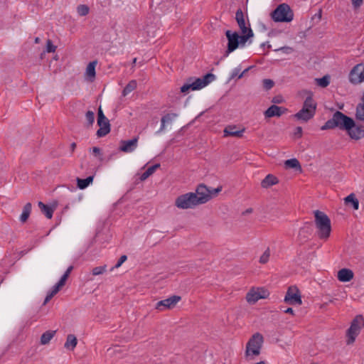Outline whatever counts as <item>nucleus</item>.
<instances>
[{
  "label": "nucleus",
  "mask_w": 364,
  "mask_h": 364,
  "mask_svg": "<svg viewBox=\"0 0 364 364\" xmlns=\"http://www.w3.org/2000/svg\"><path fill=\"white\" fill-rule=\"evenodd\" d=\"M314 214L317 236L320 240L326 241L331 232V220L325 213L318 210H315Z\"/></svg>",
  "instance_id": "1"
},
{
  "label": "nucleus",
  "mask_w": 364,
  "mask_h": 364,
  "mask_svg": "<svg viewBox=\"0 0 364 364\" xmlns=\"http://www.w3.org/2000/svg\"><path fill=\"white\" fill-rule=\"evenodd\" d=\"M307 94L308 96L303 103L302 108L292 116L294 119L300 122H307L316 114L317 103L313 99V93L311 92H307Z\"/></svg>",
  "instance_id": "2"
},
{
  "label": "nucleus",
  "mask_w": 364,
  "mask_h": 364,
  "mask_svg": "<svg viewBox=\"0 0 364 364\" xmlns=\"http://www.w3.org/2000/svg\"><path fill=\"white\" fill-rule=\"evenodd\" d=\"M264 336L259 332L254 333L245 346V356L248 360H254L261 353Z\"/></svg>",
  "instance_id": "3"
},
{
  "label": "nucleus",
  "mask_w": 364,
  "mask_h": 364,
  "mask_svg": "<svg viewBox=\"0 0 364 364\" xmlns=\"http://www.w3.org/2000/svg\"><path fill=\"white\" fill-rule=\"evenodd\" d=\"M353 119L340 111H336L331 119H328L321 127V130L333 129L336 127L342 130L348 129L353 124Z\"/></svg>",
  "instance_id": "4"
},
{
  "label": "nucleus",
  "mask_w": 364,
  "mask_h": 364,
  "mask_svg": "<svg viewBox=\"0 0 364 364\" xmlns=\"http://www.w3.org/2000/svg\"><path fill=\"white\" fill-rule=\"evenodd\" d=\"M364 327V318L359 314L354 317L350 323L349 328L346 331L347 345L353 344L361 329Z\"/></svg>",
  "instance_id": "5"
},
{
  "label": "nucleus",
  "mask_w": 364,
  "mask_h": 364,
  "mask_svg": "<svg viewBox=\"0 0 364 364\" xmlns=\"http://www.w3.org/2000/svg\"><path fill=\"white\" fill-rule=\"evenodd\" d=\"M272 18L275 22H291L294 18V13L289 5L282 4L271 14Z\"/></svg>",
  "instance_id": "6"
},
{
  "label": "nucleus",
  "mask_w": 364,
  "mask_h": 364,
  "mask_svg": "<svg viewBox=\"0 0 364 364\" xmlns=\"http://www.w3.org/2000/svg\"><path fill=\"white\" fill-rule=\"evenodd\" d=\"M235 20L241 33V40L242 43L247 42L254 36V33L250 28V23H246L243 12L241 9H238L235 14Z\"/></svg>",
  "instance_id": "7"
},
{
  "label": "nucleus",
  "mask_w": 364,
  "mask_h": 364,
  "mask_svg": "<svg viewBox=\"0 0 364 364\" xmlns=\"http://www.w3.org/2000/svg\"><path fill=\"white\" fill-rule=\"evenodd\" d=\"M270 292L265 287H252L247 292L246 301L251 305L255 304L259 299H268Z\"/></svg>",
  "instance_id": "8"
},
{
  "label": "nucleus",
  "mask_w": 364,
  "mask_h": 364,
  "mask_svg": "<svg viewBox=\"0 0 364 364\" xmlns=\"http://www.w3.org/2000/svg\"><path fill=\"white\" fill-rule=\"evenodd\" d=\"M196 198L193 192L186 193L178 196L175 199L174 205L182 210L193 209L198 206Z\"/></svg>",
  "instance_id": "9"
},
{
  "label": "nucleus",
  "mask_w": 364,
  "mask_h": 364,
  "mask_svg": "<svg viewBox=\"0 0 364 364\" xmlns=\"http://www.w3.org/2000/svg\"><path fill=\"white\" fill-rule=\"evenodd\" d=\"M225 36L228 39V47L225 53V56L227 57L230 53L235 50L240 46L243 47L245 46L247 42L242 43L241 40V35L236 31L232 32L228 30L225 32Z\"/></svg>",
  "instance_id": "10"
},
{
  "label": "nucleus",
  "mask_w": 364,
  "mask_h": 364,
  "mask_svg": "<svg viewBox=\"0 0 364 364\" xmlns=\"http://www.w3.org/2000/svg\"><path fill=\"white\" fill-rule=\"evenodd\" d=\"M284 301L289 305H301V295L299 288L296 286H290L286 292Z\"/></svg>",
  "instance_id": "11"
},
{
  "label": "nucleus",
  "mask_w": 364,
  "mask_h": 364,
  "mask_svg": "<svg viewBox=\"0 0 364 364\" xmlns=\"http://www.w3.org/2000/svg\"><path fill=\"white\" fill-rule=\"evenodd\" d=\"M348 80L355 85L364 82V64H357L352 68L348 75Z\"/></svg>",
  "instance_id": "12"
},
{
  "label": "nucleus",
  "mask_w": 364,
  "mask_h": 364,
  "mask_svg": "<svg viewBox=\"0 0 364 364\" xmlns=\"http://www.w3.org/2000/svg\"><path fill=\"white\" fill-rule=\"evenodd\" d=\"M181 300V297L180 296L173 295L166 299L158 301L156 304L155 309L159 311L173 309Z\"/></svg>",
  "instance_id": "13"
},
{
  "label": "nucleus",
  "mask_w": 364,
  "mask_h": 364,
  "mask_svg": "<svg viewBox=\"0 0 364 364\" xmlns=\"http://www.w3.org/2000/svg\"><path fill=\"white\" fill-rule=\"evenodd\" d=\"M193 194L196 197V199L198 205L210 200V188L203 183H200L196 187V192H193Z\"/></svg>",
  "instance_id": "14"
},
{
  "label": "nucleus",
  "mask_w": 364,
  "mask_h": 364,
  "mask_svg": "<svg viewBox=\"0 0 364 364\" xmlns=\"http://www.w3.org/2000/svg\"><path fill=\"white\" fill-rule=\"evenodd\" d=\"M349 137L353 140H360L364 138V125L357 124L355 121H353V124L348 129L346 130Z\"/></svg>",
  "instance_id": "15"
},
{
  "label": "nucleus",
  "mask_w": 364,
  "mask_h": 364,
  "mask_svg": "<svg viewBox=\"0 0 364 364\" xmlns=\"http://www.w3.org/2000/svg\"><path fill=\"white\" fill-rule=\"evenodd\" d=\"M215 78V77L213 74L208 73L203 76V78L196 79L193 82L191 83L192 90H200L205 87L210 82L213 81Z\"/></svg>",
  "instance_id": "16"
},
{
  "label": "nucleus",
  "mask_w": 364,
  "mask_h": 364,
  "mask_svg": "<svg viewBox=\"0 0 364 364\" xmlns=\"http://www.w3.org/2000/svg\"><path fill=\"white\" fill-rule=\"evenodd\" d=\"M245 129L244 127L240 129H237L236 125H228L225 127L223 130V136L224 137H237L240 138L243 136V133L245 132Z\"/></svg>",
  "instance_id": "17"
},
{
  "label": "nucleus",
  "mask_w": 364,
  "mask_h": 364,
  "mask_svg": "<svg viewBox=\"0 0 364 364\" xmlns=\"http://www.w3.org/2000/svg\"><path fill=\"white\" fill-rule=\"evenodd\" d=\"M138 137H135L131 140L121 141L119 150L122 152L128 153L133 151L137 146Z\"/></svg>",
  "instance_id": "18"
},
{
  "label": "nucleus",
  "mask_w": 364,
  "mask_h": 364,
  "mask_svg": "<svg viewBox=\"0 0 364 364\" xmlns=\"http://www.w3.org/2000/svg\"><path fill=\"white\" fill-rule=\"evenodd\" d=\"M287 111L286 108L279 107L277 105H272L270 106L265 112L264 116L267 118H271L274 117H280L284 113Z\"/></svg>",
  "instance_id": "19"
},
{
  "label": "nucleus",
  "mask_w": 364,
  "mask_h": 364,
  "mask_svg": "<svg viewBox=\"0 0 364 364\" xmlns=\"http://www.w3.org/2000/svg\"><path fill=\"white\" fill-rule=\"evenodd\" d=\"M97 124L100 127V129L97 132V135L99 137L104 136L110 132V124L107 117L103 119H102L100 122L97 119Z\"/></svg>",
  "instance_id": "20"
},
{
  "label": "nucleus",
  "mask_w": 364,
  "mask_h": 364,
  "mask_svg": "<svg viewBox=\"0 0 364 364\" xmlns=\"http://www.w3.org/2000/svg\"><path fill=\"white\" fill-rule=\"evenodd\" d=\"M354 277L353 272L347 268L340 269L337 273L338 279L341 282H348L353 279Z\"/></svg>",
  "instance_id": "21"
},
{
  "label": "nucleus",
  "mask_w": 364,
  "mask_h": 364,
  "mask_svg": "<svg viewBox=\"0 0 364 364\" xmlns=\"http://www.w3.org/2000/svg\"><path fill=\"white\" fill-rule=\"evenodd\" d=\"M97 62L96 60L90 62L87 68L85 71V77L89 82H93L95 78V67L97 65Z\"/></svg>",
  "instance_id": "22"
},
{
  "label": "nucleus",
  "mask_w": 364,
  "mask_h": 364,
  "mask_svg": "<svg viewBox=\"0 0 364 364\" xmlns=\"http://www.w3.org/2000/svg\"><path fill=\"white\" fill-rule=\"evenodd\" d=\"M279 183L278 178L272 174H268L261 182V186L263 188H268L272 186Z\"/></svg>",
  "instance_id": "23"
},
{
  "label": "nucleus",
  "mask_w": 364,
  "mask_h": 364,
  "mask_svg": "<svg viewBox=\"0 0 364 364\" xmlns=\"http://www.w3.org/2000/svg\"><path fill=\"white\" fill-rule=\"evenodd\" d=\"M77 344V339L74 334H68L64 344V348L68 350H73Z\"/></svg>",
  "instance_id": "24"
},
{
  "label": "nucleus",
  "mask_w": 364,
  "mask_h": 364,
  "mask_svg": "<svg viewBox=\"0 0 364 364\" xmlns=\"http://www.w3.org/2000/svg\"><path fill=\"white\" fill-rule=\"evenodd\" d=\"M178 117V114L176 113H168L166 115H164L161 119V125L159 129V132H163L166 128V124L168 123H171L175 118Z\"/></svg>",
  "instance_id": "25"
},
{
  "label": "nucleus",
  "mask_w": 364,
  "mask_h": 364,
  "mask_svg": "<svg viewBox=\"0 0 364 364\" xmlns=\"http://www.w3.org/2000/svg\"><path fill=\"white\" fill-rule=\"evenodd\" d=\"M32 205L31 203H27L23 208L22 213L20 215V220L21 223H25L31 213Z\"/></svg>",
  "instance_id": "26"
},
{
  "label": "nucleus",
  "mask_w": 364,
  "mask_h": 364,
  "mask_svg": "<svg viewBox=\"0 0 364 364\" xmlns=\"http://www.w3.org/2000/svg\"><path fill=\"white\" fill-rule=\"evenodd\" d=\"M284 166L286 168H294L300 172L302 171L299 161L295 158L286 160L284 161Z\"/></svg>",
  "instance_id": "27"
},
{
  "label": "nucleus",
  "mask_w": 364,
  "mask_h": 364,
  "mask_svg": "<svg viewBox=\"0 0 364 364\" xmlns=\"http://www.w3.org/2000/svg\"><path fill=\"white\" fill-rule=\"evenodd\" d=\"M56 331H47L41 336V344L46 345L49 343L50 340L54 337Z\"/></svg>",
  "instance_id": "28"
},
{
  "label": "nucleus",
  "mask_w": 364,
  "mask_h": 364,
  "mask_svg": "<svg viewBox=\"0 0 364 364\" xmlns=\"http://www.w3.org/2000/svg\"><path fill=\"white\" fill-rule=\"evenodd\" d=\"M345 204L348 205L350 203L355 210H358L359 208V201L356 198L354 193H350L344 198Z\"/></svg>",
  "instance_id": "29"
},
{
  "label": "nucleus",
  "mask_w": 364,
  "mask_h": 364,
  "mask_svg": "<svg viewBox=\"0 0 364 364\" xmlns=\"http://www.w3.org/2000/svg\"><path fill=\"white\" fill-rule=\"evenodd\" d=\"M93 179H94V177L93 176H89L85 179H82V178H77V187L80 188V189H85L86 188L90 183H92L93 181Z\"/></svg>",
  "instance_id": "30"
},
{
  "label": "nucleus",
  "mask_w": 364,
  "mask_h": 364,
  "mask_svg": "<svg viewBox=\"0 0 364 364\" xmlns=\"http://www.w3.org/2000/svg\"><path fill=\"white\" fill-rule=\"evenodd\" d=\"M159 167H160V164H156L148 168L147 170L144 173H142L141 176H140V180L141 181H145L150 176H151L154 173V171Z\"/></svg>",
  "instance_id": "31"
},
{
  "label": "nucleus",
  "mask_w": 364,
  "mask_h": 364,
  "mask_svg": "<svg viewBox=\"0 0 364 364\" xmlns=\"http://www.w3.org/2000/svg\"><path fill=\"white\" fill-rule=\"evenodd\" d=\"M38 206L41 210L46 215V216L48 219L52 218L53 213V209L52 208L48 206L47 205H45L42 202H38Z\"/></svg>",
  "instance_id": "32"
},
{
  "label": "nucleus",
  "mask_w": 364,
  "mask_h": 364,
  "mask_svg": "<svg viewBox=\"0 0 364 364\" xmlns=\"http://www.w3.org/2000/svg\"><path fill=\"white\" fill-rule=\"evenodd\" d=\"M355 118L358 120L364 121V101H361V102L357 105Z\"/></svg>",
  "instance_id": "33"
},
{
  "label": "nucleus",
  "mask_w": 364,
  "mask_h": 364,
  "mask_svg": "<svg viewBox=\"0 0 364 364\" xmlns=\"http://www.w3.org/2000/svg\"><path fill=\"white\" fill-rule=\"evenodd\" d=\"M136 80H131L124 87V89L122 91V95L126 96L133 90H134L136 88Z\"/></svg>",
  "instance_id": "34"
},
{
  "label": "nucleus",
  "mask_w": 364,
  "mask_h": 364,
  "mask_svg": "<svg viewBox=\"0 0 364 364\" xmlns=\"http://www.w3.org/2000/svg\"><path fill=\"white\" fill-rule=\"evenodd\" d=\"M73 269V266H70L65 274L62 276L59 282L57 283L58 286H60L61 288L65 284L66 280L68 279L70 272H72Z\"/></svg>",
  "instance_id": "35"
},
{
  "label": "nucleus",
  "mask_w": 364,
  "mask_h": 364,
  "mask_svg": "<svg viewBox=\"0 0 364 364\" xmlns=\"http://www.w3.org/2000/svg\"><path fill=\"white\" fill-rule=\"evenodd\" d=\"M60 289L61 287L56 284L53 287V290L46 296L43 301V305H46L53 298V296L60 291Z\"/></svg>",
  "instance_id": "36"
},
{
  "label": "nucleus",
  "mask_w": 364,
  "mask_h": 364,
  "mask_svg": "<svg viewBox=\"0 0 364 364\" xmlns=\"http://www.w3.org/2000/svg\"><path fill=\"white\" fill-rule=\"evenodd\" d=\"M317 85L321 87H326L330 83V77L325 75L321 78L316 79Z\"/></svg>",
  "instance_id": "37"
},
{
  "label": "nucleus",
  "mask_w": 364,
  "mask_h": 364,
  "mask_svg": "<svg viewBox=\"0 0 364 364\" xmlns=\"http://www.w3.org/2000/svg\"><path fill=\"white\" fill-rule=\"evenodd\" d=\"M270 257V250L267 248L259 257V263L264 264L268 262Z\"/></svg>",
  "instance_id": "38"
},
{
  "label": "nucleus",
  "mask_w": 364,
  "mask_h": 364,
  "mask_svg": "<svg viewBox=\"0 0 364 364\" xmlns=\"http://www.w3.org/2000/svg\"><path fill=\"white\" fill-rule=\"evenodd\" d=\"M77 11L80 16H84L88 14L90 9L87 6L82 4L77 6Z\"/></svg>",
  "instance_id": "39"
},
{
  "label": "nucleus",
  "mask_w": 364,
  "mask_h": 364,
  "mask_svg": "<svg viewBox=\"0 0 364 364\" xmlns=\"http://www.w3.org/2000/svg\"><path fill=\"white\" fill-rule=\"evenodd\" d=\"M107 270V266H100V267H94L92 270V275L97 276L102 274L104 272H105Z\"/></svg>",
  "instance_id": "40"
},
{
  "label": "nucleus",
  "mask_w": 364,
  "mask_h": 364,
  "mask_svg": "<svg viewBox=\"0 0 364 364\" xmlns=\"http://www.w3.org/2000/svg\"><path fill=\"white\" fill-rule=\"evenodd\" d=\"M85 118L88 126H92L95 122V113L92 111H87L85 114Z\"/></svg>",
  "instance_id": "41"
},
{
  "label": "nucleus",
  "mask_w": 364,
  "mask_h": 364,
  "mask_svg": "<svg viewBox=\"0 0 364 364\" xmlns=\"http://www.w3.org/2000/svg\"><path fill=\"white\" fill-rule=\"evenodd\" d=\"M56 50V46H54L52 41L48 39L46 41V52L47 53H54Z\"/></svg>",
  "instance_id": "42"
},
{
  "label": "nucleus",
  "mask_w": 364,
  "mask_h": 364,
  "mask_svg": "<svg viewBox=\"0 0 364 364\" xmlns=\"http://www.w3.org/2000/svg\"><path fill=\"white\" fill-rule=\"evenodd\" d=\"M262 82L263 87L266 90H270L274 85V81L270 79H264Z\"/></svg>",
  "instance_id": "43"
},
{
  "label": "nucleus",
  "mask_w": 364,
  "mask_h": 364,
  "mask_svg": "<svg viewBox=\"0 0 364 364\" xmlns=\"http://www.w3.org/2000/svg\"><path fill=\"white\" fill-rule=\"evenodd\" d=\"M92 151L95 156L98 157L100 161H102V152L100 148L95 146L92 149Z\"/></svg>",
  "instance_id": "44"
},
{
  "label": "nucleus",
  "mask_w": 364,
  "mask_h": 364,
  "mask_svg": "<svg viewBox=\"0 0 364 364\" xmlns=\"http://www.w3.org/2000/svg\"><path fill=\"white\" fill-rule=\"evenodd\" d=\"M127 257L126 255H122L120 257L118 262L116 264V265L112 268L111 270L114 269V268H119L126 260H127Z\"/></svg>",
  "instance_id": "45"
},
{
  "label": "nucleus",
  "mask_w": 364,
  "mask_h": 364,
  "mask_svg": "<svg viewBox=\"0 0 364 364\" xmlns=\"http://www.w3.org/2000/svg\"><path fill=\"white\" fill-rule=\"evenodd\" d=\"M221 191H222V187L221 186H219V187H218L217 188H215V189H210V200L214 196H216Z\"/></svg>",
  "instance_id": "46"
},
{
  "label": "nucleus",
  "mask_w": 364,
  "mask_h": 364,
  "mask_svg": "<svg viewBox=\"0 0 364 364\" xmlns=\"http://www.w3.org/2000/svg\"><path fill=\"white\" fill-rule=\"evenodd\" d=\"M191 89L192 90L191 83L185 84L181 87V92L186 93L188 92Z\"/></svg>",
  "instance_id": "47"
},
{
  "label": "nucleus",
  "mask_w": 364,
  "mask_h": 364,
  "mask_svg": "<svg viewBox=\"0 0 364 364\" xmlns=\"http://www.w3.org/2000/svg\"><path fill=\"white\" fill-rule=\"evenodd\" d=\"M351 1L353 8L355 9L360 8L363 3V0H351Z\"/></svg>",
  "instance_id": "48"
},
{
  "label": "nucleus",
  "mask_w": 364,
  "mask_h": 364,
  "mask_svg": "<svg viewBox=\"0 0 364 364\" xmlns=\"http://www.w3.org/2000/svg\"><path fill=\"white\" fill-rule=\"evenodd\" d=\"M276 50H282L284 53L289 54V53H291L293 52V48L291 47H289V46H284V47H282L279 49H277Z\"/></svg>",
  "instance_id": "49"
},
{
  "label": "nucleus",
  "mask_w": 364,
  "mask_h": 364,
  "mask_svg": "<svg viewBox=\"0 0 364 364\" xmlns=\"http://www.w3.org/2000/svg\"><path fill=\"white\" fill-rule=\"evenodd\" d=\"M295 136L297 138H301L302 136V128L301 127H298L296 128L295 132H294Z\"/></svg>",
  "instance_id": "50"
},
{
  "label": "nucleus",
  "mask_w": 364,
  "mask_h": 364,
  "mask_svg": "<svg viewBox=\"0 0 364 364\" xmlns=\"http://www.w3.org/2000/svg\"><path fill=\"white\" fill-rule=\"evenodd\" d=\"M105 117H106L105 116L101 107H100L98 109L97 119H99V121L100 122L102 119H103Z\"/></svg>",
  "instance_id": "51"
},
{
  "label": "nucleus",
  "mask_w": 364,
  "mask_h": 364,
  "mask_svg": "<svg viewBox=\"0 0 364 364\" xmlns=\"http://www.w3.org/2000/svg\"><path fill=\"white\" fill-rule=\"evenodd\" d=\"M272 102L275 104H279L283 102V98L280 96L273 97Z\"/></svg>",
  "instance_id": "52"
},
{
  "label": "nucleus",
  "mask_w": 364,
  "mask_h": 364,
  "mask_svg": "<svg viewBox=\"0 0 364 364\" xmlns=\"http://www.w3.org/2000/svg\"><path fill=\"white\" fill-rule=\"evenodd\" d=\"M253 212V208H249L244 210L242 213V215H247L249 214H251Z\"/></svg>",
  "instance_id": "53"
},
{
  "label": "nucleus",
  "mask_w": 364,
  "mask_h": 364,
  "mask_svg": "<svg viewBox=\"0 0 364 364\" xmlns=\"http://www.w3.org/2000/svg\"><path fill=\"white\" fill-rule=\"evenodd\" d=\"M240 69H235L230 76V79H233L235 77H236L239 73Z\"/></svg>",
  "instance_id": "54"
},
{
  "label": "nucleus",
  "mask_w": 364,
  "mask_h": 364,
  "mask_svg": "<svg viewBox=\"0 0 364 364\" xmlns=\"http://www.w3.org/2000/svg\"><path fill=\"white\" fill-rule=\"evenodd\" d=\"M252 67H249L247 68V69H245L242 73H241L239 75H238V79H240L242 78L244 75L250 70L251 69Z\"/></svg>",
  "instance_id": "55"
},
{
  "label": "nucleus",
  "mask_w": 364,
  "mask_h": 364,
  "mask_svg": "<svg viewBox=\"0 0 364 364\" xmlns=\"http://www.w3.org/2000/svg\"><path fill=\"white\" fill-rule=\"evenodd\" d=\"M285 313L287 314H291V315H294V311L293 310L292 308L289 307V308H287L285 311H284Z\"/></svg>",
  "instance_id": "56"
},
{
  "label": "nucleus",
  "mask_w": 364,
  "mask_h": 364,
  "mask_svg": "<svg viewBox=\"0 0 364 364\" xmlns=\"http://www.w3.org/2000/svg\"><path fill=\"white\" fill-rule=\"evenodd\" d=\"M76 146H77V145H76V143H75V142H73L70 144V150H71L72 152H73L75 150Z\"/></svg>",
  "instance_id": "57"
},
{
  "label": "nucleus",
  "mask_w": 364,
  "mask_h": 364,
  "mask_svg": "<svg viewBox=\"0 0 364 364\" xmlns=\"http://www.w3.org/2000/svg\"><path fill=\"white\" fill-rule=\"evenodd\" d=\"M40 41H41V39H40L38 37H36V38H35V43H40Z\"/></svg>",
  "instance_id": "58"
},
{
  "label": "nucleus",
  "mask_w": 364,
  "mask_h": 364,
  "mask_svg": "<svg viewBox=\"0 0 364 364\" xmlns=\"http://www.w3.org/2000/svg\"><path fill=\"white\" fill-rule=\"evenodd\" d=\"M254 364H266V363H265V361H264V360H261V361H259V362L255 363Z\"/></svg>",
  "instance_id": "59"
},
{
  "label": "nucleus",
  "mask_w": 364,
  "mask_h": 364,
  "mask_svg": "<svg viewBox=\"0 0 364 364\" xmlns=\"http://www.w3.org/2000/svg\"><path fill=\"white\" fill-rule=\"evenodd\" d=\"M136 62V58H134L132 64L134 65Z\"/></svg>",
  "instance_id": "60"
},
{
  "label": "nucleus",
  "mask_w": 364,
  "mask_h": 364,
  "mask_svg": "<svg viewBox=\"0 0 364 364\" xmlns=\"http://www.w3.org/2000/svg\"><path fill=\"white\" fill-rule=\"evenodd\" d=\"M54 60H58V55H55L54 58H53Z\"/></svg>",
  "instance_id": "61"
},
{
  "label": "nucleus",
  "mask_w": 364,
  "mask_h": 364,
  "mask_svg": "<svg viewBox=\"0 0 364 364\" xmlns=\"http://www.w3.org/2000/svg\"><path fill=\"white\" fill-rule=\"evenodd\" d=\"M311 364H318V363H311Z\"/></svg>",
  "instance_id": "62"
}]
</instances>
